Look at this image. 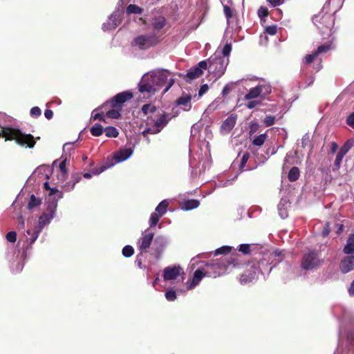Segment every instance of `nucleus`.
I'll return each instance as SVG.
<instances>
[{
    "label": "nucleus",
    "instance_id": "1",
    "mask_svg": "<svg viewBox=\"0 0 354 354\" xmlns=\"http://www.w3.org/2000/svg\"><path fill=\"white\" fill-rule=\"evenodd\" d=\"M170 74L169 71L165 69H156L146 73L138 84L139 91L151 96L160 91L165 84H167L162 94L167 93L175 82L174 78L168 79Z\"/></svg>",
    "mask_w": 354,
    "mask_h": 354
},
{
    "label": "nucleus",
    "instance_id": "2",
    "mask_svg": "<svg viewBox=\"0 0 354 354\" xmlns=\"http://www.w3.org/2000/svg\"><path fill=\"white\" fill-rule=\"evenodd\" d=\"M231 265H232L231 261L227 260L225 258H222L207 265V267L212 270V271L206 270L204 272L201 270H196L194 274L191 283L188 286V288L192 289L194 288L205 276L215 278L224 274Z\"/></svg>",
    "mask_w": 354,
    "mask_h": 354
},
{
    "label": "nucleus",
    "instance_id": "3",
    "mask_svg": "<svg viewBox=\"0 0 354 354\" xmlns=\"http://www.w3.org/2000/svg\"><path fill=\"white\" fill-rule=\"evenodd\" d=\"M171 116L165 112H158L154 115L148 116L146 119L147 127L142 131L144 137L147 138L148 134H157L160 133L171 120Z\"/></svg>",
    "mask_w": 354,
    "mask_h": 354
},
{
    "label": "nucleus",
    "instance_id": "4",
    "mask_svg": "<svg viewBox=\"0 0 354 354\" xmlns=\"http://www.w3.org/2000/svg\"><path fill=\"white\" fill-rule=\"evenodd\" d=\"M1 136L4 137L6 140H15L21 147L32 148L35 145L32 135L24 133L20 130L14 128L0 127Z\"/></svg>",
    "mask_w": 354,
    "mask_h": 354
},
{
    "label": "nucleus",
    "instance_id": "5",
    "mask_svg": "<svg viewBox=\"0 0 354 354\" xmlns=\"http://www.w3.org/2000/svg\"><path fill=\"white\" fill-rule=\"evenodd\" d=\"M57 208V203L53 202L47 208V212L42 214L39 218L38 226L36 227L33 233L30 230L26 231L25 236L26 241H30V244H32L37 239L39 234L41 232L42 229L48 224H49L51 220L54 218L55 210Z\"/></svg>",
    "mask_w": 354,
    "mask_h": 354
},
{
    "label": "nucleus",
    "instance_id": "6",
    "mask_svg": "<svg viewBox=\"0 0 354 354\" xmlns=\"http://www.w3.org/2000/svg\"><path fill=\"white\" fill-rule=\"evenodd\" d=\"M208 61L209 72L213 73L217 77H221L224 73L229 63L228 58L221 57L216 55L212 56Z\"/></svg>",
    "mask_w": 354,
    "mask_h": 354
},
{
    "label": "nucleus",
    "instance_id": "7",
    "mask_svg": "<svg viewBox=\"0 0 354 354\" xmlns=\"http://www.w3.org/2000/svg\"><path fill=\"white\" fill-rule=\"evenodd\" d=\"M265 261H260L257 263H249L247 265L246 270L240 277V282L246 284L252 282L257 278L260 272H262L261 266L265 265Z\"/></svg>",
    "mask_w": 354,
    "mask_h": 354
},
{
    "label": "nucleus",
    "instance_id": "8",
    "mask_svg": "<svg viewBox=\"0 0 354 354\" xmlns=\"http://www.w3.org/2000/svg\"><path fill=\"white\" fill-rule=\"evenodd\" d=\"M321 265V260L319 259L317 253L309 250L306 252L301 260V268L304 270H313L317 268Z\"/></svg>",
    "mask_w": 354,
    "mask_h": 354
},
{
    "label": "nucleus",
    "instance_id": "9",
    "mask_svg": "<svg viewBox=\"0 0 354 354\" xmlns=\"http://www.w3.org/2000/svg\"><path fill=\"white\" fill-rule=\"evenodd\" d=\"M159 41L155 34L140 35L134 39V45L140 49H147L156 45Z\"/></svg>",
    "mask_w": 354,
    "mask_h": 354
},
{
    "label": "nucleus",
    "instance_id": "10",
    "mask_svg": "<svg viewBox=\"0 0 354 354\" xmlns=\"http://www.w3.org/2000/svg\"><path fill=\"white\" fill-rule=\"evenodd\" d=\"M123 12V7L118 5L117 8L109 18L106 23L102 26L104 30H111L115 29L120 22L121 15Z\"/></svg>",
    "mask_w": 354,
    "mask_h": 354
},
{
    "label": "nucleus",
    "instance_id": "11",
    "mask_svg": "<svg viewBox=\"0 0 354 354\" xmlns=\"http://www.w3.org/2000/svg\"><path fill=\"white\" fill-rule=\"evenodd\" d=\"M133 97L131 93L125 91L117 94L111 101L105 102L102 108L110 105L112 108L120 107V105Z\"/></svg>",
    "mask_w": 354,
    "mask_h": 354
},
{
    "label": "nucleus",
    "instance_id": "12",
    "mask_svg": "<svg viewBox=\"0 0 354 354\" xmlns=\"http://www.w3.org/2000/svg\"><path fill=\"white\" fill-rule=\"evenodd\" d=\"M207 68V62L206 61L200 62L197 66L190 68L185 76L186 81H190L198 78L203 74V71Z\"/></svg>",
    "mask_w": 354,
    "mask_h": 354
},
{
    "label": "nucleus",
    "instance_id": "13",
    "mask_svg": "<svg viewBox=\"0 0 354 354\" xmlns=\"http://www.w3.org/2000/svg\"><path fill=\"white\" fill-rule=\"evenodd\" d=\"M153 236L154 234L152 232L143 233L142 237L138 239L137 246L141 253L147 252V249L149 248Z\"/></svg>",
    "mask_w": 354,
    "mask_h": 354
},
{
    "label": "nucleus",
    "instance_id": "14",
    "mask_svg": "<svg viewBox=\"0 0 354 354\" xmlns=\"http://www.w3.org/2000/svg\"><path fill=\"white\" fill-rule=\"evenodd\" d=\"M182 268L180 266L167 267L163 271V278L165 281L176 279L180 274Z\"/></svg>",
    "mask_w": 354,
    "mask_h": 354
},
{
    "label": "nucleus",
    "instance_id": "15",
    "mask_svg": "<svg viewBox=\"0 0 354 354\" xmlns=\"http://www.w3.org/2000/svg\"><path fill=\"white\" fill-rule=\"evenodd\" d=\"M237 120L236 114H231L223 122L221 127V131L223 133H228L235 126Z\"/></svg>",
    "mask_w": 354,
    "mask_h": 354
},
{
    "label": "nucleus",
    "instance_id": "16",
    "mask_svg": "<svg viewBox=\"0 0 354 354\" xmlns=\"http://www.w3.org/2000/svg\"><path fill=\"white\" fill-rule=\"evenodd\" d=\"M133 150L131 148L121 149L114 154V159L117 162H121L131 156Z\"/></svg>",
    "mask_w": 354,
    "mask_h": 354
},
{
    "label": "nucleus",
    "instance_id": "17",
    "mask_svg": "<svg viewBox=\"0 0 354 354\" xmlns=\"http://www.w3.org/2000/svg\"><path fill=\"white\" fill-rule=\"evenodd\" d=\"M354 269V256L344 258L340 263V270L347 273Z\"/></svg>",
    "mask_w": 354,
    "mask_h": 354
},
{
    "label": "nucleus",
    "instance_id": "18",
    "mask_svg": "<svg viewBox=\"0 0 354 354\" xmlns=\"http://www.w3.org/2000/svg\"><path fill=\"white\" fill-rule=\"evenodd\" d=\"M191 100V95L185 94L177 99L176 104L179 106H183V110L187 111H189L192 108Z\"/></svg>",
    "mask_w": 354,
    "mask_h": 354
},
{
    "label": "nucleus",
    "instance_id": "19",
    "mask_svg": "<svg viewBox=\"0 0 354 354\" xmlns=\"http://www.w3.org/2000/svg\"><path fill=\"white\" fill-rule=\"evenodd\" d=\"M167 21L163 16H157L153 18L151 25L155 31L159 32L166 26Z\"/></svg>",
    "mask_w": 354,
    "mask_h": 354
},
{
    "label": "nucleus",
    "instance_id": "20",
    "mask_svg": "<svg viewBox=\"0 0 354 354\" xmlns=\"http://www.w3.org/2000/svg\"><path fill=\"white\" fill-rule=\"evenodd\" d=\"M288 201L285 198H282L278 205L279 214L282 218H286L288 217Z\"/></svg>",
    "mask_w": 354,
    "mask_h": 354
},
{
    "label": "nucleus",
    "instance_id": "21",
    "mask_svg": "<svg viewBox=\"0 0 354 354\" xmlns=\"http://www.w3.org/2000/svg\"><path fill=\"white\" fill-rule=\"evenodd\" d=\"M60 174L58 176L59 183H64L66 180L68 170L66 169V159L63 160L59 164Z\"/></svg>",
    "mask_w": 354,
    "mask_h": 354
},
{
    "label": "nucleus",
    "instance_id": "22",
    "mask_svg": "<svg viewBox=\"0 0 354 354\" xmlns=\"http://www.w3.org/2000/svg\"><path fill=\"white\" fill-rule=\"evenodd\" d=\"M344 252L348 254H354V234H351L344 248Z\"/></svg>",
    "mask_w": 354,
    "mask_h": 354
},
{
    "label": "nucleus",
    "instance_id": "23",
    "mask_svg": "<svg viewBox=\"0 0 354 354\" xmlns=\"http://www.w3.org/2000/svg\"><path fill=\"white\" fill-rule=\"evenodd\" d=\"M142 111L145 115H147V118L150 115H154V114L158 113L156 106L151 104L143 105L142 107Z\"/></svg>",
    "mask_w": 354,
    "mask_h": 354
},
{
    "label": "nucleus",
    "instance_id": "24",
    "mask_svg": "<svg viewBox=\"0 0 354 354\" xmlns=\"http://www.w3.org/2000/svg\"><path fill=\"white\" fill-rule=\"evenodd\" d=\"M200 203L198 200L191 199L185 201L182 205V209L184 210H191L198 207Z\"/></svg>",
    "mask_w": 354,
    "mask_h": 354
},
{
    "label": "nucleus",
    "instance_id": "25",
    "mask_svg": "<svg viewBox=\"0 0 354 354\" xmlns=\"http://www.w3.org/2000/svg\"><path fill=\"white\" fill-rule=\"evenodd\" d=\"M260 88H258V86H255L254 88H252L249 92L245 95V100H252L257 98L258 97H261V91Z\"/></svg>",
    "mask_w": 354,
    "mask_h": 354
},
{
    "label": "nucleus",
    "instance_id": "26",
    "mask_svg": "<svg viewBox=\"0 0 354 354\" xmlns=\"http://www.w3.org/2000/svg\"><path fill=\"white\" fill-rule=\"evenodd\" d=\"M169 202L167 200H163L156 207L155 212H157L160 216H162L167 212V208Z\"/></svg>",
    "mask_w": 354,
    "mask_h": 354
},
{
    "label": "nucleus",
    "instance_id": "27",
    "mask_svg": "<svg viewBox=\"0 0 354 354\" xmlns=\"http://www.w3.org/2000/svg\"><path fill=\"white\" fill-rule=\"evenodd\" d=\"M121 107L117 106L116 108H112L106 112V116L109 118L118 119L120 117Z\"/></svg>",
    "mask_w": 354,
    "mask_h": 354
},
{
    "label": "nucleus",
    "instance_id": "28",
    "mask_svg": "<svg viewBox=\"0 0 354 354\" xmlns=\"http://www.w3.org/2000/svg\"><path fill=\"white\" fill-rule=\"evenodd\" d=\"M90 131L93 136H100L104 131V129L100 124L97 123L91 127Z\"/></svg>",
    "mask_w": 354,
    "mask_h": 354
},
{
    "label": "nucleus",
    "instance_id": "29",
    "mask_svg": "<svg viewBox=\"0 0 354 354\" xmlns=\"http://www.w3.org/2000/svg\"><path fill=\"white\" fill-rule=\"evenodd\" d=\"M105 135L108 138H117L119 135L118 130L113 127H107L104 129Z\"/></svg>",
    "mask_w": 354,
    "mask_h": 354
},
{
    "label": "nucleus",
    "instance_id": "30",
    "mask_svg": "<svg viewBox=\"0 0 354 354\" xmlns=\"http://www.w3.org/2000/svg\"><path fill=\"white\" fill-rule=\"evenodd\" d=\"M299 177V170L297 167L291 168L288 173V179L290 181H295Z\"/></svg>",
    "mask_w": 354,
    "mask_h": 354
},
{
    "label": "nucleus",
    "instance_id": "31",
    "mask_svg": "<svg viewBox=\"0 0 354 354\" xmlns=\"http://www.w3.org/2000/svg\"><path fill=\"white\" fill-rule=\"evenodd\" d=\"M142 8L140 7L135 5V4H130L127 8V13L130 14H141L142 12Z\"/></svg>",
    "mask_w": 354,
    "mask_h": 354
},
{
    "label": "nucleus",
    "instance_id": "32",
    "mask_svg": "<svg viewBox=\"0 0 354 354\" xmlns=\"http://www.w3.org/2000/svg\"><path fill=\"white\" fill-rule=\"evenodd\" d=\"M257 86L259 88H260L259 90L261 91L262 97H264L266 95L271 93V86L267 83L259 84Z\"/></svg>",
    "mask_w": 354,
    "mask_h": 354
},
{
    "label": "nucleus",
    "instance_id": "33",
    "mask_svg": "<svg viewBox=\"0 0 354 354\" xmlns=\"http://www.w3.org/2000/svg\"><path fill=\"white\" fill-rule=\"evenodd\" d=\"M221 1L223 6V10L225 17L227 19L231 18L232 17V12L230 6H228V3H230V0H221Z\"/></svg>",
    "mask_w": 354,
    "mask_h": 354
},
{
    "label": "nucleus",
    "instance_id": "34",
    "mask_svg": "<svg viewBox=\"0 0 354 354\" xmlns=\"http://www.w3.org/2000/svg\"><path fill=\"white\" fill-rule=\"evenodd\" d=\"M267 138V134L263 133L254 138L252 144L255 146L261 147L263 145Z\"/></svg>",
    "mask_w": 354,
    "mask_h": 354
},
{
    "label": "nucleus",
    "instance_id": "35",
    "mask_svg": "<svg viewBox=\"0 0 354 354\" xmlns=\"http://www.w3.org/2000/svg\"><path fill=\"white\" fill-rule=\"evenodd\" d=\"M41 204V200L39 198H37L35 196L34 194H32L30 201L28 203V208L29 209H31L35 207L39 206Z\"/></svg>",
    "mask_w": 354,
    "mask_h": 354
},
{
    "label": "nucleus",
    "instance_id": "36",
    "mask_svg": "<svg viewBox=\"0 0 354 354\" xmlns=\"http://www.w3.org/2000/svg\"><path fill=\"white\" fill-rule=\"evenodd\" d=\"M161 216L156 212H153L151 214L150 218H149V224L150 227H154L156 225V224L158 223L159 219Z\"/></svg>",
    "mask_w": 354,
    "mask_h": 354
},
{
    "label": "nucleus",
    "instance_id": "37",
    "mask_svg": "<svg viewBox=\"0 0 354 354\" xmlns=\"http://www.w3.org/2000/svg\"><path fill=\"white\" fill-rule=\"evenodd\" d=\"M122 254L125 257H131L134 253V249L131 245H126L122 249Z\"/></svg>",
    "mask_w": 354,
    "mask_h": 354
},
{
    "label": "nucleus",
    "instance_id": "38",
    "mask_svg": "<svg viewBox=\"0 0 354 354\" xmlns=\"http://www.w3.org/2000/svg\"><path fill=\"white\" fill-rule=\"evenodd\" d=\"M331 48H331L330 44H326L319 46L315 52H316V54L319 55V54H322V53H325L328 52V50H330Z\"/></svg>",
    "mask_w": 354,
    "mask_h": 354
},
{
    "label": "nucleus",
    "instance_id": "39",
    "mask_svg": "<svg viewBox=\"0 0 354 354\" xmlns=\"http://www.w3.org/2000/svg\"><path fill=\"white\" fill-rule=\"evenodd\" d=\"M232 247H230V246H222L215 250L214 254L218 255V254H226V253L230 252L232 250Z\"/></svg>",
    "mask_w": 354,
    "mask_h": 354
},
{
    "label": "nucleus",
    "instance_id": "40",
    "mask_svg": "<svg viewBox=\"0 0 354 354\" xmlns=\"http://www.w3.org/2000/svg\"><path fill=\"white\" fill-rule=\"evenodd\" d=\"M275 117L273 115H267L263 120V123L266 127H270L274 124Z\"/></svg>",
    "mask_w": 354,
    "mask_h": 354
},
{
    "label": "nucleus",
    "instance_id": "41",
    "mask_svg": "<svg viewBox=\"0 0 354 354\" xmlns=\"http://www.w3.org/2000/svg\"><path fill=\"white\" fill-rule=\"evenodd\" d=\"M232 50V45L230 44H226L222 50L223 56L221 57H227L229 56L230 52Z\"/></svg>",
    "mask_w": 354,
    "mask_h": 354
},
{
    "label": "nucleus",
    "instance_id": "42",
    "mask_svg": "<svg viewBox=\"0 0 354 354\" xmlns=\"http://www.w3.org/2000/svg\"><path fill=\"white\" fill-rule=\"evenodd\" d=\"M277 32V26L276 25L273 26H269L266 27L265 28V32L270 35H274Z\"/></svg>",
    "mask_w": 354,
    "mask_h": 354
},
{
    "label": "nucleus",
    "instance_id": "43",
    "mask_svg": "<svg viewBox=\"0 0 354 354\" xmlns=\"http://www.w3.org/2000/svg\"><path fill=\"white\" fill-rule=\"evenodd\" d=\"M165 297L168 301H174L176 298V292L173 290H167L165 293Z\"/></svg>",
    "mask_w": 354,
    "mask_h": 354
},
{
    "label": "nucleus",
    "instance_id": "44",
    "mask_svg": "<svg viewBox=\"0 0 354 354\" xmlns=\"http://www.w3.org/2000/svg\"><path fill=\"white\" fill-rule=\"evenodd\" d=\"M345 155L338 152L337 156H336V158H335V169H338L340 167V165L342 163V159L344 158Z\"/></svg>",
    "mask_w": 354,
    "mask_h": 354
},
{
    "label": "nucleus",
    "instance_id": "45",
    "mask_svg": "<svg viewBox=\"0 0 354 354\" xmlns=\"http://www.w3.org/2000/svg\"><path fill=\"white\" fill-rule=\"evenodd\" d=\"M16 239H17V233L14 231H11V232H9L7 234H6V239L8 241L10 242V243H14L16 241Z\"/></svg>",
    "mask_w": 354,
    "mask_h": 354
},
{
    "label": "nucleus",
    "instance_id": "46",
    "mask_svg": "<svg viewBox=\"0 0 354 354\" xmlns=\"http://www.w3.org/2000/svg\"><path fill=\"white\" fill-rule=\"evenodd\" d=\"M239 250L243 254H248L250 252V245L249 244H241L239 246Z\"/></svg>",
    "mask_w": 354,
    "mask_h": 354
},
{
    "label": "nucleus",
    "instance_id": "47",
    "mask_svg": "<svg viewBox=\"0 0 354 354\" xmlns=\"http://www.w3.org/2000/svg\"><path fill=\"white\" fill-rule=\"evenodd\" d=\"M268 10L266 7L261 6L258 10V15L260 18L268 16Z\"/></svg>",
    "mask_w": 354,
    "mask_h": 354
},
{
    "label": "nucleus",
    "instance_id": "48",
    "mask_svg": "<svg viewBox=\"0 0 354 354\" xmlns=\"http://www.w3.org/2000/svg\"><path fill=\"white\" fill-rule=\"evenodd\" d=\"M318 55L316 54V52L313 53V54H309V55H307L305 58H304V62L306 63V64H310L311 63L314 59Z\"/></svg>",
    "mask_w": 354,
    "mask_h": 354
},
{
    "label": "nucleus",
    "instance_id": "49",
    "mask_svg": "<svg viewBox=\"0 0 354 354\" xmlns=\"http://www.w3.org/2000/svg\"><path fill=\"white\" fill-rule=\"evenodd\" d=\"M41 109L38 106H34L30 109V115L34 117H38L41 115Z\"/></svg>",
    "mask_w": 354,
    "mask_h": 354
},
{
    "label": "nucleus",
    "instance_id": "50",
    "mask_svg": "<svg viewBox=\"0 0 354 354\" xmlns=\"http://www.w3.org/2000/svg\"><path fill=\"white\" fill-rule=\"evenodd\" d=\"M250 158V153H245L243 156H242L240 167L242 169L244 167L245 164L247 163L248 159Z\"/></svg>",
    "mask_w": 354,
    "mask_h": 354
},
{
    "label": "nucleus",
    "instance_id": "51",
    "mask_svg": "<svg viewBox=\"0 0 354 354\" xmlns=\"http://www.w3.org/2000/svg\"><path fill=\"white\" fill-rule=\"evenodd\" d=\"M156 242L159 243L162 246H165L167 244V239L163 236H159L156 239Z\"/></svg>",
    "mask_w": 354,
    "mask_h": 354
},
{
    "label": "nucleus",
    "instance_id": "52",
    "mask_svg": "<svg viewBox=\"0 0 354 354\" xmlns=\"http://www.w3.org/2000/svg\"><path fill=\"white\" fill-rule=\"evenodd\" d=\"M348 125L354 129V112L352 113L346 119Z\"/></svg>",
    "mask_w": 354,
    "mask_h": 354
},
{
    "label": "nucleus",
    "instance_id": "53",
    "mask_svg": "<svg viewBox=\"0 0 354 354\" xmlns=\"http://www.w3.org/2000/svg\"><path fill=\"white\" fill-rule=\"evenodd\" d=\"M208 88L209 87L207 84L202 85L199 89L198 95L201 97L204 95L208 91Z\"/></svg>",
    "mask_w": 354,
    "mask_h": 354
},
{
    "label": "nucleus",
    "instance_id": "54",
    "mask_svg": "<svg viewBox=\"0 0 354 354\" xmlns=\"http://www.w3.org/2000/svg\"><path fill=\"white\" fill-rule=\"evenodd\" d=\"M259 129V124L257 122H252L250 127V133H255Z\"/></svg>",
    "mask_w": 354,
    "mask_h": 354
},
{
    "label": "nucleus",
    "instance_id": "55",
    "mask_svg": "<svg viewBox=\"0 0 354 354\" xmlns=\"http://www.w3.org/2000/svg\"><path fill=\"white\" fill-rule=\"evenodd\" d=\"M18 219V227L19 228H24L25 226V220L22 215H19L17 218Z\"/></svg>",
    "mask_w": 354,
    "mask_h": 354
},
{
    "label": "nucleus",
    "instance_id": "56",
    "mask_svg": "<svg viewBox=\"0 0 354 354\" xmlns=\"http://www.w3.org/2000/svg\"><path fill=\"white\" fill-rule=\"evenodd\" d=\"M330 231V225H329V223H327L325 224V225L324 227V229H323V231H322V235L324 236H327L329 234Z\"/></svg>",
    "mask_w": 354,
    "mask_h": 354
},
{
    "label": "nucleus",
    "instance_id": "57",
    "mask_svg": "<svg viewBox=\"0 0 354 354\" xmlns=\"http://www.w3.org/2000/svg\"><path fill=\"white\" fill-rule=\"evenodd\" d=\"M94 112H95V111L93 112L92 118L95 120H100L105 121L104 117L102 115V113H94Z\"/></svg>",
    "mask_w": 354,
    "mask_h": 354
},
{
    "label": "nucleus",
    "instance_id": "58",
    "mask_svg": "<svg viewBox=\"0 0 354 354\" xmlns=\"http://www.w3.org/2000/svg\"><path fill=\"white\" fill-rule=\"evenodd\" d=\"M273 7L278 6L283 3V0H267Z\"/></svg>",
    "mask_w": 354,
    "mask_h": 354
},
{
    "label": "nucleus",
    "instance_id": "59",
    "mask_svg": "<svg viewBox=\"0 0 354 354\" xmlns=\"http://www.w3.org/2000/svg\"><path fill=\"white\" fill-rule=\"evenodd\" d=\"M259 104L257 101H250L247 104L246 106L249 109H252L254 108L256 106H257Z\"/></svg>",
    "mask_w": 354,
    "mask_h": 354
},
{
    "label": "nucleus",
    "instance_id": "60",
    "mask_svg": "<svg viewBox=\"0 0 354 354\" xmlns=\"http://www.w3.org/2000/svg\"><path fill=\"white\" fill-rule=\"evenodd\" d=\"M350 150V148L349 147H348L346 144H344L340 149V150L339 151V153L344 154V155H346L348 151Z\"/></svg>",
    "mask_w": 354,
    "mask_h": 354
},
{
    "label": "nucleus",
    "instance_id": "61",
    "mask_svg": "<svg viewBox=\"0 0 354 354\" xmlns=\"http://www.w3.org/2000/svg\"><path fill=\"white\" fill-rule=\"evenodd\" d=\"M350 150V148L349 147H348L346 144H344L340 149V150L339 151V153L344 154V155H346L348 151Z\"/></svg>",
    "mask_w": 354,
    "mask_h": 354
},
{
    "label": "nucleus",
    "instance_id": "62",
    "mask_svg": "<svg viewBox=\"0 0 354 354\" xmlns=\"http://www.w3.org/2000/svg\"><path fill=\"white\" fill-rule=\"evenodd\" d=\"M44 115L45 117L48 119V120H50L53 118V112L50 110V109H46L45 111H44Z\"/></svg>",
    "mask_w": 354,
    "mask_h": 354
},
{
    "label": "nucleus",
    "instance_id": "63",
    "mask_svg": "<svg viewBox=\"0 0 354 354\" xmlns=\"http://www.w3.org/2000/svg\"><path fill=\"white\" fill-rule=\"evenodd\" d=\"M348 293L351 296L354 295V280L352 281V283L348 288Z\"/></svg>",
    "mask_w": 354,
    "mask_h": 354
},
{
    "label": "nucleus",
    "instance_id": "64",
    "mask_svg": "<svg viewBox=\"0 0 354 354\" xmlns=\"http://www.w3.org/2000/svg\"><path fill=\"white\" fill-rule=\"evenodd\" d=\"M230 89L229 86L226 85V86L223 88V91H222V94H223V95H227V94H228V93H230Z\"/></svg>",
    "mask_w": 354,
    "mask_h": 354
}]
</instances>
